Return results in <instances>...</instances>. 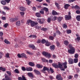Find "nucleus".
<instances>
[{
  "label": "nucleus",
  "instance_id": "1",
  "mask_svg": "<svg viewBox=\"0 0 80 80\" xmlns=\"http://www.w3.org/2000/svg\"><path fill=\"white\" fill-rule=\"evenodd\" d=\"M27 24L28 25H30V23L31 27H33L35 26V22L32 21L31 20H27Z\"/></svg>",
  "mask_w": 80,
  "mask_h": 80
},
{
  "label": "nucleus",
  "instance_id": "2",
  "mask_svg": "<svg viewBox=\"0 0 80 80\" xmlns=\"http://www.w3.org/2000/svg\"><path fill=\"white\" fill-rule=\"evenodd\" d=\"M42 55H44V56H45V57H46L48 58H51V55L46 52H42Z\"/></svg>",
  "mask_w": 80,
  "mask_h": 80
},
{
  "label": "nucleus",
  "instance_id": "3",
  "mask_svg": "<svg viewBox=\"0 0 80 80\" xmlns=\"http://www.w3.org/2000/svg\"><path fill=\"white\" fill-rule=\"evenodd\" d=\"M75 48H72L68 50V52L70 54H74L75 53Z\"/></svg>",
  "mask_w": 80,
  "mask_h": 80
},
{
  "label": "nucleus",
  "instance_id": "4",
  "mask_svg": "<svg viewBox=\"0 0 80 80\" xmlns=\"http://www.w3.org/2000/svg\"><path fill=\"white\" fill-rule=\"evenodd\" d=\"M65 18L66 20H70L72 18V17L70 15H66L65 16Z\"/></svg>",
  "mask_w": 80,
  "mask_h": 80
},
{
  "label": "nucleus",
  "instance_id": "5",
  "mask_svg": "<svg viewBox=\"0 0 80 80\" xmlns=\"http://www.w3.org/2000/svg\"><path fill=\"white\" fill-rule=\"evenodd\" d=\"M68 63L69 64H73L74 63L73 59L72 58H69L68 61Z\"/></svg>",
  "mask_w": 80,
  "mask_h": 80
},
{
  "label": "nucleus",
  "instance_id": "6",
  "mask_svg": "<svg viewBox=\"0 0 80 80\" xmlns=\"http://www.w3.org/2000/svg\"><path fill=\"white\" fill-rule=\"evenodd\" d=\"M18 20V19L17 18H11L10 20V22H15L16 21H17Z\"/></svg>",
  "mask_w": 80,
  "mask_h": 80
},
{
  "label": "nucleus",
  "instance_id": "7",
  "mask_svg": "<svg viewBox=\"0 0 80 80\" xmlns=\"http://www.w3.org/2000/svg\"><path fill=\"white\" fill-rule=\"evenodd\" d=\"M28 75L29 77H31V78H34V75L33 74L32 72H28Z\"/></svg>",
  "mask_w": 80,
  "mask_h": 80
},
{
  "label": "nucleus",
  "instance_id": "8",
  "mask_svg": "<svg viewBox=\"0 0 80 80\" xmlns=\"http://www.w3.org/2000/svg\"><path fill=\"white\" fill-rule=\"evenodd\" d=\"M55 46L54 45H51L50 47V50L52 51H53L55 50Z\"/></svg>",
  "mask_w": 80,
  "mask_h": 80
},
{
  "label": "nucleus",
  "instance_id": "9",
  "mask_svg": "<svg viewBox=\"0 0 80 80\" xmlns=\"http://www.w3.org/2000/svg\"><path fill=\"white\" fill-rule=\"evenodd\" d=\"M33 72L37 75H40V72L36 69H34Z\"/></svg>",
  "mask_w": 80,
  "mask_h": 80
},
{
  "label": "nucleus",
  "instance_id": "10",
  "mask_svg": "<svg viewBox=\"0 0 80 80\" xmlns=\"http://www.w3.org/2000/svg\"><path fill=\"white\" fill-rule=\"evenodd\" d=\"M33 71V69L32 68L29 67V68H26V71H29L31 72Z\"/></svg>",
  "mask_w": 80,
  "mask_h": 80
},
{
  "label": "nucleus",
  "instance_id": "11",
  "mask_svg": "<svg viewBox=\"0 0 80 80\" xmlns=\"http://www.w3.org/2000/svg\"><path fill=\"white\" fill-rule=\"evenodd\" d=\"M42 11V10H44L46 12H48V9L47 8H43V9H41Z\"/></svg>",
  "mask_w": 80,
  "mask_h": 80
},
{
  "label": "nucleus",
  "instance_id": "12",
  "mask_svg": "<svg viewBox=\"0 0 80 80\" xmlns=\"http://www.w3.org/2000/svg\"><path fill=\"white\" fill-rule=\"evenodd\" d=\"M37 21L38 22H39V23H41V24H43V22L41 21V19H37Z\"/></svg>",
  "mask_w": 80,
  "mask_h": 80
},
{
  "label": "nucleus",
  "instance_id": "13",
  "mask_svg": "<svg viewBox=\"0 0 80 80\" xmlns=\"http://www.w3.org/2000/svg\"><path fill=\"white\" fill-rule=\"evenodd\" d=\"M52 65L53 67H54L56 68H58V65L56 64H53Z\"/></svg>",
  "mask_w": 80,
  "mask_h": 80
},
{
  "label": "nucleus",
  "instance_id": "14",
  "mask_svg": "<svg viewBox=\"0 0 80 80\" xmlns=\"http://www.w3.org/2000/svg\"><path fill=\"white\" fill-rule=\"evenodd\" d=\"M28 47L29 48H32V49L35 48V46L32 44H30L29 45Z\"/></svg>",
  "mask_w": 80,
  "mask_h": 80
},
{
  "label": "nucleus",
  "instance_id": "15",
  "mask_svg": "<svg viewBox=\"0 0 80 80\" xmlns=\"http://www.w3.org/2000/svg\"><path fill=\"white\" fill-rule=\"evenodd\" d=\"M19 10H21V11H25V8L24 7H21L20 8H19Z\"/></svg>",
  "mask_w": 80,
  "mask_h": 80
},
{
  "label": "nucleus",
  "instance_id": "16",
  "mask_svg": "<svg viewBox=\"0 0 80 80\" xmlns=\"http://www.w3.org/2000/svg\"><path fill=\"white\" fill-rule=\"evenodd\" d=\"M43 70L44 71H48L49 69L48 68L44 66L43 68Z\"/></svg>",
  "mask_w": 80,
  "mask_h": 80
},
{
  "label": "nucleus",
  "instance_id": "17",
  "mask_svg": "<svg viewBox=\"0 0 80 80\" xmlns=\"http://www.w3.org/2000/svg\"><path fill=\"white\" fill-rule=\"evenodd\" d=\"M70 5L68 4H66L64 5V8L65 9H68V7H70Z\"/></svg>",
  "mask_w": 80,
  "mask_h": 80
},
{
  "label": "nucleus",
  "instance_id": "18",
  "mask_svg": "<svg viewBox=\"0 0 80 80\" xmlns=\"http://www.w3.org/2000/svg\"><path fill=\"white\" fill-rule=\"evenodd\" d=\"M52 14L53 15H58L59 13L55 11L54 10L52 11Z\"/></svg>",
  "mask_w": 80,
  "mask_h": 80
},
{
  "label": "nucleus",
  "instance_id": "19",
  "mask_svg": "<svg viewBox=\"0 0 80 80\" xmlns=\"http://www.w3.org/2000/svg\"><path fill=\"white\" fill-rule=\"evenodd\" d=\"M55 4L56 7H57V8H58V9H59V8H60V7H59L60 6V5H59V4H58V3L57 2H55Z\"/></svg>",
  "mask_w": 80,
  "mask_h": 80
},
{
  "label": "nucleus",
  "instance_id": "20",
  "mask_svg": "<svg viewBox=\"0 0 80 80\" xmlns=\"http://www.w3.org/2000/svg\"><path fill=\"white\" fill-rule=\"evenodd\" d=\"M63 18L62 17H59L58 18V22H60Z\"/></svg>",
  "mask_w": 80,
  "mask_h": 80
},
{
  "label": "nucleus",
  "instance_id": "21",
  "mask_svg": "<svg viewBox=\"0 0 80 80\" xmlns=\"http://www.w3.org/2000/svg\"><path fill=\"white\" fill-rule=\"evenodd\" d=\"M41 14L38 12H37L36 13V16L37 17H41Z\"/></svg>",
  "mask_w": 80,
  "mask_h": 80
},
{
  "label": "nucleus",
  "instance_id": "22",
  "mask_svg": "<svg viewBox=\"0 0 80 80\" xmlns=\"http://www.w3.org/2000/svg\"><path fill=\"white\" fill-rule=\"evenodd\" d=\"M1 4H2V5H5L6 4V2H5V0L1 1Z\"/></svg>",
  "mask_w": 80,
  "mask_h": 80
},
{
  "label": "nucleus",
  "instance_id": "23",
  "mask_svg": "<svg viewBox=\"0 0 80 80\" xmlns=\"http://www.w3.org/2000/svg\"><path fill=\"white\" fill-rule=\"evenodd\" d=\"M36 66H37V68H41L43 67V66L40 64H37Z\"/></svg>",
  "mask_w": 80,
  "mask_h": 80
},
{
  "label": "nucleus",
  "instance_id": "24",
  "mask_svg": "<svg viewBox=\"0 0 80 80\" xmlns=\"http://www.w3.org/2000/svg\"><path fill=\"white\" fill-rule=\"evenodd\" d=\"M21 57H24L25 58H27V57L26 56V55L24 53L21 54Z\"/></svg>",
  "mask_w": 80,
  "mask_h": 80
},
{
  "label": "nucleus",
  "instance_id": "25",
  "mask_svg": "<svg viewBox=\"0 0 80 80\" xmlns=\"http://www.w3.org/2000/svg\"><path fill=\"white\" fill-rule=\"evenodd\" d=\"M29 65L31 67H33V66H35V64L33 63L32 62H29Z\"/></svg>",
  "mask_w": 80,
  "mask_h": 80
},
{
  "label": "nucleus",
  "instance_id": "26",
  "mask_svg": "<svg viewBox=\"0 0 80 80\" xmlns=\"http://www.w3.org/2000/svg\"><path fill=\"white\" fill-rule=\"evenodd\" d=\"M45 45L46 46H47V47H48L50 45V43L48 41H47Z\"/></svg>",
  "mask_w": 80,
  "mask_h": 80
},
{
  "label": "nucleus",
  "instance_id": "27",
  "mask_svg": "<svg viewBox=\"0 0 80 80\" xmlns=\"http://www.w3.org/2000/svg\"><path fill=\"white\" fill-rule=\"evenodd\" d=\"M14 73H16L18 74L20 72H19V71L18 69H16L14 71Z\"/></svg>",
  "mask_w": 80,
  "mask_h": 80
},
{
  "label": "nucleus",
  "instance_id": "28",
  "mask_svg": "<svg viewBox=\"0 0 80 80\" xmlns=\"http://www.w3.org/2000/svg\"><path fill=\"white\" fill-rule=\"evenodd\" d=\"M76 19L78 21H80V15H78L76 17Z\"/></svg>",
  "mask_w": 80,
  "mask_h": 80
},
{
  "label": "nucleus",
  "instance_id": "29",
  "mask_svg": "<svg viewBox=\"0 0 80 80\" xmlns=\"http://www.w3.org/2000/svg\"><path fill=\"white\" fill-rule=\"evenodd\" d=\"M64 43L65 45H68L69 42L67 41H65L64 42Z\"/></svg>",
  "mask_w": 80,
  "mask_h": 80
},
{
  "label": "nucleus",
  "instance_id": "30",
  "mask_svg": "<svg viewBox=\"0 0 80 80\" xmlns=\"http://www.w3.org/2000/svg\"><path fill=\"white\" fill-rule=\"evenodd\" d=\"M26 2L28 5H30V4L31 3V1L30 0H26Z\"/></svg>",
  "mask_w": 80,
  "mask_h": 80
},
{
  "label": "nucleus",
  "instance_id": "31",
  "mask_svg": "<svg viewBox=\"0 0 80 80\" xmlns=\"http://www.w3.org/2000/svg\"><path fill=\"white\" fill-rule=\"evenodd\" d=\"M76 10H80V7L78 5H76L75 7Z\"/></svg>",
  "mask_w": 80,
  "mask_h": 80
},
{
  "label": "nucleus",
  "instance_id": "32",
  "mask_svg": "<svg viewBox=\"0 0 80 80\" xmlns=\"http://www.w3.org/2000/svg\"><path fill=\"white\" fill-rule=\"evenodd\" d=\"M67 33L68 34H69L72 33V30H67Z\"/></svg>",
  "mask_w": 80,
  "mask_h": 80
},
{
  "label": "nucleus",
  "instance_id": "33",
  "mask_svg": "<svg viewBox=\"0 0 80 80\" xmlns=\"http://www.w3.org/2000/svg\"><path fill=\"white\" fill-rule=\"evenodd\" d=\"M4 42L7 44H10V43L9 41H8V40L6 39L4 40Z\"/></svg>",
  "mask_w": 80,
  "mask_h": 80
},
{
  "label": "nucleus",
  "instance_id": "34",
  "mask_svg": "<svg viewBox=\"0 0 80 80\" xmlns=\"http://www.w3.org/2000/svg\"><path fill=\"white\" fill-rule=\"evenodd\" d=\"M5 78L6 80H11L10 78L8 77V76H5Z\"/></svg>",
  "mask_w": 80,
  "mask_h": 80
},
{
  "label": "nucleus",
  "instance_id": "35",
  "mask_svg": "<svg viewBox=\"0 0 80 80\" xmlns=\"http://www.w3.org/2000/svg\"><path fill=\"white\" fill-rule=\"evenodd\" d=\"M41 30H43V31H44V32H45V31H47V28H42L41 29Z\"/></svg>",
  "mask_w": 80,
  "mask_h": 80
},
{
  "label": "nucleus",
  "instance_id": "36",
  "mask_svg": "<svg viewBox=\"0 0 80 80\" xmlns=\"http://www.w3.org/2000/svg\"><path fill=\"white\" fill-rule=\"evenodd\" d=\"M16 24L17 25H18V26H19L20 25V22L18 21H17L16 22Z\"/></svg>",
  "mask_w": 80,
  "mask_h": 80
},
{
  "label": "nucleus",
  "instance_id": "37",
  "mask_svg": "<svg viewBox=\"0 0 80 80\" xmlns=\"http://www.w3.org/2000/svg\"><path fill=\"white\" fill-rule=\"evenodd\" d=\"M74 62L75 63H77V62H78V58H76L74 59Z\"/></svg>",
  "mask_w": 80,
  "mask_h": 80
},
{
  "label": "nucleus",
  "instance_id": "38",
  "mask_svg": "<svg viewBox=\"0 0 80 80\" xmlns=\"http://www.w3.org/2000/svg\"><path fill=\"white\" fill-rule=\"evenodd\" d=\"M63 67L62 66V65L60 63L58 64V68H62Z\"/></svg>",
  "mask_w": 80,
  "mask_h": 80
},
{
  "label": "nucleus",
  "instance_id": "39",
  "mask_svg": "<svg viewBox=\"0 0 80 80\" xmlns=\"http://www.w3.org/2000/svg\"><path fill=\"white\" fill-rule=\"evenodd\" d=\"M49 38L50 40H53V39H54V38L53 36H49Z\"/></svg>",
  "mask_w": 80,
  "mask_h": 80
},
{
  "label": "nucleus",
  "instance_id": "40",
  "mask_svg": "<svg viewBox=\"0 0 80 80\" xmlns=\"http://www.w3.org/2000/svg\"><path fill=\"white\" fill-rule=\"evenodd\" d=\"M49 71H50V72H51L52 73H53L54 72V71H53V70L52 68H50Z\"/></svg>",
  "mask_w": 80,
  "mask_h": 80
},
{
  "label": "nucleus",
  "instance_id": "41",
  "mask_svg": "<svg viewBox=\"0 0 80 80\" xmlns=\"http://www.w3.org/2000/svg\"><path fill=\"white\" fill-rule=\"evenodd\" d=\"M68 47L69 48H70V49H71V48H74L73 47H72V45L71 44H70L69 45Z\"/></svg>",
  "mask_w": 80,
  "mask_h": 80
},
{
  "label": "nucleus",
  "instance_id": "42",
  "mask_svg": "<svg viewBox=\"0 0 80 80\" xmlns=\"http://www.w3.org/2000/svg\"><path fill=\"white\" fill-rule=\"evenodd\" d=\"M46 42V40L44 39H43L41 41L42 43H45Z\"/></svg>",
  "mask_w": 80,
  "mask_h": 80
},
{
  "label": "nucleus",
  "instance_id": "43",
  "mask_svg": "<svg viewBox=\"0 0 80 80\" xmlns=\"http://www.w3.org/2000/svg\"><path fill=\"white\" fill-rule=\"evenodd\" d=\"M74 57L76 58H78V54L76 53L75 54Z\"/></svg>",
  "mask_w": 80,
  "mask_h": 80
},
{
  "label": "nucleus",
  "instance_id": "44",
  "mask_svg": "<svg viewBox=\"0 0 80 80\" xmlns=\"http://www.w3.org/2000/svg\"><path fill=\"white\" fill-rule=\"evenodd\" d=\"M60 77H61V75H60V74H59L57 76L56 78L57 79H58V78H61Z\"/></svg>",
  "mask_w": 80,
  "mask_h": 80
},
{
  "label": "nucleus",
  "instance_id": "45",
  "mask_svg": "<svg viewBox=\"0 0 80 80\" xmlns=\"http://www.w3.org/2000/svg\"><path fill=\"white\" fill-rule=\"evenodd\" d=\"M22 71H25L26 70V69L25 68V67H22Z\"/></svg>",
  "mask_w": 80,
  "mask_h": 80
},
{
  "label": "nucleus",
  "instance_id": "46",
  "mask_svg": "<svg viewBox=\"0 0 80 80\" xmlns=\"http://www.w3.org/2000/svg\"><path fill=\"white\" fill-rule=\"evenodd\" d=\"M39 12L42 15H43V14H44V11L43 10L42 11V9L41 10V11Z\"/></svg>",
  "mask_w": 80,
  "mask_h": 80
},
{
  "label": "nucleus",
  "instance_id": "47",
  "mask_svg": "<svg viewBox=\"0 0 80 80\" xmlns=\"http://www.w3.org/2000/svg\"><path fill=\"white\" fill-rule=\"evenodd\" d=\"M7 73H8V75H9V76H11V72L9 71H7L6 72Z\"/></svg>",
  "mask_w": 80,
  "mask_h": 80
},
{
  "label": "nucleus",
  "instance_id": "48",
  "mask_svg": "<svg viewBox=\"0 0 80 80\" xmlns=\"http://www.w3.org/2000/svg\"><path fill=\"white\" fill-rule=\"evenodd\" d=\"M8 23H6L5 24H4V28H7V27H8Z\"/></svg>",
  "mask_w": 80,
  "mask_h": 80
},
{
  "label": "nucleus",
  "instance_id": "49",
  "mask_svg": "<svg viewBox=\"0 0 80 80\" xmlns=\"http://www.w3.org/2000/svg\"><path fill=\"white\" fill-rule=\"evenodd\" d=\"M51 21V19L50 18H48V19L47 22L48 23H50V21Z\"/></svg>",
  "mask_w": 80,
  "mask_h": 80
},
{
  "label": "nucleus",
  "instance_id": "50",
  "mask_svg": "<svg viewBox=\"0 0 80 80\" xmlns=\"http://www.w3.org/2000/svg\"><path fill=\"white\" fill-rule=\"evenodd\" d=\"M22 80H27V79L25 78V77L23 76H22Z\"/></svg>",
  "mask_w": 80,
  "mask_h": 80
},
{
  "label": "nucleus",
  "instance_id": "51",
  "mask_svg": "<svg viewBox=\"0 0 80 80\" xmlns=\"http://www.w3.org/2000/svg\"><path fill=\"white\" fill-rule=\"evenodd\" d=\"M42 60H43V62H48V61L45 59L44 58H42Z\"/></svg>",
  "mask_w": 80,
  "mask_h": 80
},
{
  "label": "nucleus",
  "instance_id": "52",
  "mask_svg": "<svg viewBox=\"0 0 80 80\" xmlns=\"http://www.w3.org/2000/svg\"><path fill=\"white\" fill-rule=\"evenodd\" d=\"M6 58H10V57H9V54H8V53L6 54Z\"/></svg>",
  "mask_w": 80,
  "mask_h": 80
},
{
  "label": "nucleus",
  "instance_id": "53",
  "mask_svg": "<svg viewBox=\"0 0 80 80\" xmlns=\"http://www.w3.org/2000/svg\"><path fill=\"white\" fill-rule=\"evenodd\" d=\"M56 43L57 44V46L58 47H59L60 45V42L58 41H57L56 42Z\"/></svg>",
  "mask_w": 80,
  "mask_h": 80
},
{
  "label": "nucleus",
  "instance_id": "54",
  "mask_svg": "<svg viewBox=\"0 0 80 80\" xmlns=\"http://www.w3.org/2000/svg\"><path fill=\"white\" fill-rule=\"evenodd\" d=\"M76 40H78V41H79L80 40V37H77V38L75 39Z\"/></svg>",
  "mask_w": 80,
  "mask_h": 80
},
{
  "label": "nucleus",
  "instance_id": "55",
  "mask_svg": "<svg viewBox=\"0 0 80 80\" xmlns=\"http://www.w3.org/2000/svg\"><path fill=\"white\" fill-rule=\"evenodd\" d=\"M76 12L77 14H80V11L79 10H77L76 11Z\"/></svg>",
  "mask_w": 80,
  "mask_h": 80
},
{
  "label": "nucleus",
  "instance_id": "56",
  "mask_svg": "<svg viewBox=\"0 0 80 80\" xmlns=\"http://www.w3.org/2000/svg\"><path fill=\"white\" fill-rule=\"evenodd\" d=\"M63 28H67V26L65 24H64L63 25Z\"/></svg>",
  "mask_w": 80,
  "mask_h": 80
},
{
  "label": "nucleus",
  "instance_id": "57",
  "mask_svg": "<svg viewBox=\"0 0 80 80\" xmlns=\"http://www.w3.org/2000/svg\"><path fill=\"white\" fill-rule=\"evenodd\" d=\"M3 8L5 10H8L9 9V8H8V7H4Z\"/></svg>",
  "mask_w": 80,
  "mask_h": 80
},
{
  "label": "nucleus",
  "instance_id": "58",
  "mask_svg": "<svg viewBox=\"0 0 80 80\" xmlns=\"http://www.w3.org/2000/svg\"><path fill=\"white\" fill-rule=\"evenodd\" d=\"M57 33L58 35H60L61 33L59 31H57L56 32Z\"/></svg>",
  "mask_w": 80,
  "mask_h": 80
},
{
  "label": "nucleus",
  "instance_id": "59",
  "mask_svg": "<svg viewBox=\"0 0 80 80\" xmlns=\"http://www.w3.org/2000/svg\"><path fill=\"white\" fill-rule=\"evenodd\" d=\"M75 1H76V0H69L68 2L70 3H71V2H75Z\"/></svg>",
  "mask_w": 80,
  "mask_h": 80
},
{
  "label": "nucleus",
  "instance_id": "60",
  "mask_svg": "<svg viewBox=\"0 0 80 80\" xmlns=\"http://www.w3.org/2000/svg\"><path fill=\"white\" fill-rule=\"evenodd\" d=\"M18 58H22V55L20 54H18Z\"/></svg>",
  "mask_w": 80,
  "mask_h": 80
},
{
  "label": "nucleus",
  "instance_id": "61",
  "mask_svg": "<svg viewBox=\"0 0 80 80\" xmlns=\"http://www.w3.org/2000/svg\"><path fill=\"white\" fill-rule=\"evenodd\" d=\"M20 13L22 16L24 15V14H25V13L23 12H21Z\"/></svg>",
  "mask_w": 80,
  "mask_h": 80
},
{
  "label": "nucleus",
  "instance_id": "62",
  "mask_svg": "<svg viewBox=\"0 0 80 80\" xmlns=\"http://www.w3.org/2000/svg\"><path fill=\"white\" fill-rule=\"evenodd\" d=\"M2 18L3 20H6V18L5 17H2Z\"/></svg>",
  "mask_w": 80,
  "mask_h": 80
},
{
  "label": "nucleus",
  "instance_id": "63",
  "mask_svg": "<svg viewBox=\"0 0 80 80\" xmlns=\"http://www.w3.org/2000/svg\"><path fill=\"white\" fill-rule=\"evenodd\" d=\"M10 0H5V2H7V3H9V2H10Z\"/></svg>",
  "mask_w": 80,
  "mask_h": 80
},
{
  "label": "nucleus",
  "instance_id": "64",
  "mask_svg": "<svg viewBox=\"0 0 80 80\" xmlns=\"http://www.w3.org/2000/svg\"><path fill=\"white\" fill-rule=\"evenodd\" d=\"M3 33L2 32H0V36H3Z\"/></svg>",
  "mask_w": 80,
  "mask_h": 80
}]
</instances>
